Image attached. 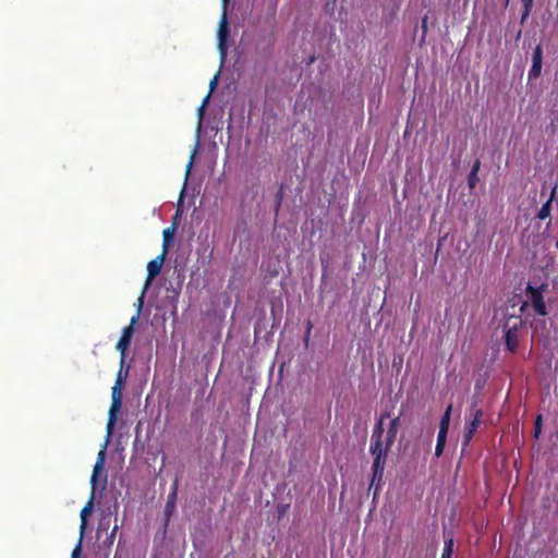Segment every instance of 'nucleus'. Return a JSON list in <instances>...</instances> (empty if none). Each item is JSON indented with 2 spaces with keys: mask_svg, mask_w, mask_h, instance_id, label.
<instances>
[{
  "mask_svg": "<svg viewBox=\"0 0 558 558\" xmlns=\"http://www.w3.org/2000/svg\"><path fill=\"white\" fill-rule=\"evenodd\" d=\"M391 446H388V442L384 441H371L369 445V452L373 457V465H372V480H371V486L372 488L374 485L375 493L378 490L380 486V482L384 477V471L388 458V452L390 450Z\"/></svg>",
  "mask_w": 558,
  "mask_h": 558,
  "instance_id": "1",
  "label": "nucleus"
},
{
  "mask_svg": "<svg viewBox=\"0 0 558 558\" xmlns=\"http://www.w3.org/2000/svg\"><path fill=\"white\" fill-rule=\"evenodd\" d=\"M144 303V293L140 296L137 301V312L134 316H132L129 326L122 329V335L117 343V350L121 353V365L124 364L126 351L131 344L133 335H134V326L137 324L141 310Z\"/></svg>",
  "mask_w": 558,
  "mask_h": 558,
  "instance_id": "2",
  "label": "nucleus"
},
{
  "mask_svg": "<svg viewBox=\"0 0 558 558\" xmlns=\"http://www.w3.org/2000/svg\"><path fill=\"white\" fill-rule=\"evenodd\" d=\"M523 324L522 318L515 313H510L506 318L502 328L506 338V347L509 351L513 352L518 347V330Z\"/></svg>",
  "mask_w": 558,
  "mask_h": 558,
  "instance_id": "3",
  "label": "nucleus"
},
{
  "mask_svg": "<svg viewBox=\"0 0 558 558\" xmlns=\"http://www.w3.org/2000/svg\"><path fill=\"white\" fill-rule=\"evenodd\" d=\"M542 64H543V48L541 45H537L532 53V66L529 71V81H533L539 77L542 73Z\"/></svg>",
  "mask_w": 558,
  "mask_h": 558,
  "instance_id": "4",
  "label": "nucleus"
},
{
  "mask_svg": "<svg viewBox=\"0 0 558 558\" xmlns=\"http://www.w3.org/2000/svg\"><path fill=\"white\" fill-rule=\"evenodd\" d=\"M165 258L166 253L161 252V254L148 262L146 286L150 284V282L160 274Z\"/></svg>",
  "mask_w": 558,
  "mask_h": 558,
  "instance_id": "5",
  "label": "nucleus"
},
{
  "mask_svg": "<svg viewBox=\"0 0 558 558\" xmlns=\"http://www.w3.org/2000/svg\"><path fill=\"white\" fill-rule=\"evenodd\" d=\"M228 36H229L228 17H227V11L223 10L222 16L219 22V31H218L219 49L222 54H225L226 50H227Z\"/></svg>",
  "mask_w": 558,
  "mask_h": 558,
  "instance_id": "6",
  "label": "nucleus"
},
{
  "mask_svg": "<svg viewBox=\"0 0 558 558\" xmlns=\"http://www.w3.org/2000/svg\"><path fill=\"white\" fill-rule=\"evenodd\" d=\"M527 290L531 292L533 307H534L535 312L538 315L545 316L547 314V312H546V306H545L542 293L538 290L533 289L531 286L527 287Z\"/></svg>",
  "mask_w": 558,
  "mask_h": 558,
  "instance_id": "7",
  "label": "nucleus"
},
{
  "mask_svg": "<svg viewBox=\"0 0 558 558\" xmlns=\"http://www.w3.org/2000/svg\"><path fill=\"white\" fill-rule=\"evenodd\" d=\"M94 498H95V492L92 490V495H90L88 502L81 510V526H80L81 537L83 536V534L85 532V529L87 525V518L93 512Z\"/></svg>",
  "mask_w": 558,
  "mask_h": 558,
  "instance_id": "8",
  "label": "nucleus"
},
{
  "mask_svg": "<svg viewBox=\"0 0 558 558\" xmlns=\"http://www.w3.org/2000/svg\"><path fill=\"white\" fill-rule=\"evenodd\" d=\"M481 414H482L481 410H476L474 413V417L466 424L465 432H464L463 446H466L469 444V441L472 439L473 434L480 424L478 417L481 416Z\"/></svg>",
  "mask_w": 558,
  "mask_h": 558,
  "instance_id": "9",
  "label": "nucleus"
},
{
  "mask_svg": "<svg viewBox=\"0 0 558 558\" xmlns=\"http://www.w3.org/2000/svg\"><path fill=\"white\" fill-rule=\"evenodd\" d=\"M399 426H400V417L399 416H397L390 421L388 430H387L386 437H385V440L388 442V446L393 445Z\"/></svg>",
  "mask_w": 558,
  "mask_h": 558,
  "instance_id": "10",
  "label": "nucleus"
},
{
  "mask_svg": "<svg viewBox=\"0 0 558 558\" xmlns=\"http://www.w3.org/2000/svg\"><path fill=\"white\" fill-rule=\"evenodd\" d=\"M388 416H389L388 413H384L380 415L379 420L377 421V423L374 426L371 441H377V440L383 441V437H384V433H385L384 420Z\"/></svg>",
  "mask_w": 558,
  "mask_h": 558,
  "instance_id": "11",
  "label": "nucleus"
},
{
  "mask_svg": "<svg viewBox=\"0 0 558 558\" xmlns=\"http://www.w3.org/2000/svg\"><path fill=\"white\" fill-rule=\"evenodd\" d=\"M177 492H178V481L175 480L172 485V490L168 495V499H167L166 507H165V512L167 515H171L175 509Z\"/></svg>",
  "mask_w": 558,
  "mask_h": 558,
  "instance_id": "12",
  "label": "nucleus"
},
{
  "mask_svg": "<svg viewBox=\"0 0 558 558\" xmlns=\"http://www.w3.org/2000/svg\"><path fill=\"white\" fill-rule=\"evenodd\" d=\"M178 216H179V211L175 213L174 219H177ZM175 229H177L175 220H173L172 226L165 229L162 232V235H163L162 252H165L166 254L168 252L169 243L173 240Z\"/></svg>",
  "mask_w": 558,
  "mask_h": 558,
  "instance_id": "13",
  "label": "nucleus"
},
{
  "mask_svg": "<svg viewBox=\"0 0 558 558\" xmlns=\"http://www.w3.org/2000/svg\"><path fill=\"white\" fill-rule=\"evenodd\" d=\"M122 407V388L112 387L111 392V405L110 409L112 412H119Z\"/></svg>",
  "mask_w": 558,
  "mask_h": 558,
  "instance_id": "14",
  "label": "nucleus"
},
{
  "mask_svg": "<svg viewBox=\"0 0 558 558\" xmlns=\"http://www.w3.org/2000/svg\"><path fill=\"white\" fill-rule=\"evenodd\" d=\"M445 537V548L441 558H451V553L453 550V536L444 530Z\"/></svg>",
  "mask_w": 558,
  "mask_h": 558,
  "instance_id": "15",
  "label": "nucleus"
},
{
  "mask_svg": "<svg viewBox=\"0 0 558 558\" xmlns=\"http://www.w3.org/2000/svg\"><path fill=\"white\" fill-rule=\"evenodd\" d=\"M453 409V405L450 403L447 405V409L441 417L440 424H439V430H442L448 434L449 425H450V418H451V411Z\"/></svg>",
  "mask_w": 558,
  "mask_h": 558,
  "instance_id": "16",
  "label": "nucleus"
},
{
  "mask_svg": "<svg viewBox=\"0 0 558 558\" xmlns=\"http://www.w3.org/2000/svg\"><path fill=\"white\" fill-rule=\"evenodd\" d=\"M556 189H557L556 186L553 189L551 195H550L549 199L542 206L541 210L538 211L537 217L541 220H544V219H546V218H548L550 216L551 202H553Z\"/></svg>",
  "mask_w": 558,
  "mask_h": 558,
  "instance_id": "17",
  "label": "nucleus"
},
{
  "mask_svg": "<svg viewBox=\"0 0 558 558\" xmlns=\"http://www.w3.org/2000/svg\"><path fill=\"white\" fill-rule=\"evenodd\" d=\"M447 435L448 434H446L444 429L438 432L437 444L435 448L436 457H440L442 454L447 441Z\"/></svg>",
  "mask_w": 558,
  "mask_h": 558,
  "instance_id": "18",
  "label": "nucleus"
},
{
  "mask_svg": "<svg viewBox=\"0 0 558 558\" xmlns=\"http://www.w3.org/2000/svg\"><path fill=\"white\" fill-rule=\"evenodd\" d=\"M480 166H481L480 160H476L471 169V172L469 173L468 181H469V186L471 189H473L478 181L477 171L480 169Z\"/></svg>",
  "mask_w": 558,
  "mask_h": 558,
  "instance_id": "19",
  "label": "nucleus"
},
{
  "mask_svg": "<svg viewBox=\"0 0 558 558\" xmlns=\"http://www.w3.org/2000/svg\"><path fill=\"white\" fill-rule=\"evenodd\" d=\"M102 471H104V464H101L100 462H96L94 465V469H93L92 477H90L92 490H94V492L96 490L97 478Z\"/></svg>",
  "mask_w": 558,
  "mask_h": 558,
  "instance_id": "20",
  "label": "nucleus"
},
{
  "mask_svg": "<svg viewBox=\"0 0 558 558\" xmlns=\"http://www.w3.org/2000/svg\"><path fill=\"white\" fill-rule=\"evenodd\" d=\"M117 413L118 412H112L111 410H109V418H108V423H107V437L109 438L113 432V428H114V424H116V421H117Z\"/></svg>",
  "mask_w": 558,
  "mask_h": 558,
  "instance_id": "21",
  "label": "nucleus"
},
{
  "mask_svg": "<svg viewBox=\"0 0 558 558\" xmlns=\"http://www.w3.org/2000/svg\"><path fill=\"white\" fill-rule=\"evenodd\" d=\"M448 242H451V240L448 238V234H446L445 236H442V238L439 240L438 245H437V250H436V256H438L439 254H441L444 246H445Z\"/></svg>",
  "mask_w": 558,
  "mask_h": 558,
  "instance_id": "22",
  "label": "nucleus"
},
{
  "mask_svg": "<svg viewBox=\"0 0 558 558\" xmlns=\"http://www.w3.org/2000/svg\"><path fill=\"white\" fill-rule=\"evenodd\" d=\"M312 329H313V324L312 322L308 319L306 322V330H305V335H304V343L305 345L307 347L308 344V341H310V337H311V333H312Z\"/></svg>",
  "mask_w": 558,
  "mask_h": 558,
  "instance_id": "23",
  "label": "nucleus"
},
{
  "mask_svg": "<svg viewBox=\"0 0 558 558\" xmlns=\"http://www.w3.org/2000/svg\"><path fill=\"white\" fill-rule=\"evenodd\" d=\"M542 433V415H538L535 421L534 437L538 438Z\"/></svg>",
  "mask_w": 558,
  "mask_h": 558,
  "instance_id": "24",
  "label": "nucleus"
},
{
  "mask_svg": "<svg viewBox=\"0 0 558 558\" xmlns=\"http://www.w3.org/2000/svg\"><path fill=\"white\" fill-rule=\"evenodd\" d=\"M118 530H119V525L114 524V526L111 530V533L107 536L106 543H109V544L113 543Z\"/></svg>",
  "mask_w": 558,
  "mask_h": 558,
  "instance_id": "25",
  "label": "nucleus"
},
{
  "mask_svg": "<svg viewBox=\"0 0 558 558\" xmlns=\"http://www.w3.org/2000/svg\"><path fill=\"white\" fill-rule=\"evenodd\" d=\"M124 385V377L122 376V368L119 371L118 373V376H117V379H116V384L113 387H119V388H122Z\"/></svg>",
  "mask_w": 558,
  "mask_h": 558,
  "instance_id": "26",
  "label": "nucleus"
},
{
  "mask_svg": "<svg viewBox=\"0 0 558 558\" xmlns=\"http://www.w3.org/2000/svg\"><path fill=\"white\" fill-rule=\"evenodd\" d=\"M106 459V446L98 452L96 462H100L101 464H105Z\"/></svg>",
  "mask_w": 558,
  "mask_h": 558,
  "instance_id": "27",
  "label": "nucleus"
},
{
  "mask_svg": "<svg viewBox=\"0 0 558 558\" xmlns=\"http://www.w3.org/2000/svg\"><path fill=\"white\" fill-rule=\"evenodd\" d=\"M81 539H82V537L80 538L78 544L73 549L71 558H78L80 557V554H81Z\"/></svg>",
  "mask_w": 558,
  "mask_h": 558,
  "instance_id": "28",
  "label": "nucleus"
},
{
  "mask_svg": "<svg viewBox=\"0 0 558 558\" xmlns=\"http://www.w3.org/2000/svg\"><path fill=\"white\" fill-rule=\"evenodd\" d=\"M282 202V194L279 192L276 196V214L278 213Z\"/></svg>",
  "mask_w": 558,
  "mask_h": 558,
  "instance_id": "29",
  "label": "nucleus"
},
{
  "mask_svg": "<svg viewBox=\"0 0 558 558\" xmlns=\"http://www.w3.org/2000/svg\"><path fill=\"white\" fill-rule=\"evenodd\" d=\"M195 153H196V148L194 149L193 155H192V157H191V159H190V161L187 163L186 175H189V173H190V171L192 169V166H193V162H194V155H195Z\"/></svg>",
  "mask_w": 558,
  "mask_h": 558,
  "instance_id": "30",
  "label": "nucleus"
},
{
  "mask_svg": "<svg viewBox=\"0 0 558 558\" xmlns=\"http://www.w3.org/2000/svg\"><path fill=\"white\" fill-rule=\"evenodd\" d=\"M523 8L526 10H532L533 0H522Z\"/></svg>",
  "mask_w": 558,
  "mask_h": 558,
  "instance_id": "31",
  "label": "nucleus"
},
{
  "mask_svg": "<svg viewBox=\"0 0 558 558\" xmlns=\"http://www.w3.org/2000/svg\"><path fill=\"white\" fill-rule=\"evenodd\" d=\"M530 13H531V10H526V9L523 10V13L521 15V23L522 24L526 21V19L529 17Z\"/></svg>",
  "mask_w": 558,
  "mask_h": 558,
  "instance_id": "32",
  "label": "nucleus"
},
{
  "mask_svg": "<svg viewBox=\"0 0 558 558\" xmlns=\"http://www.w3.org/2000/svg\"><path fill=\"white\" fill-rule=\"evenodd\" d=\"M422 28H423V32L425 33L426 28H427V17L426 16L422 21Z\"/></svg>",
  "mask_w": 558,
  "mask_h": 558,
  "instance_id": "33",
  "label": "nucleus"
},
{
  "mask_svg": "<svg viewBox=\"0 0 558 558\" xmlns=\"http://www.w3.org/2000/svg\"><path fill=\"white\" fill-rule=\"evenodd\" d=\"M217 78H218V75H216V76L211 80V82H210V88H211V89H214V88H215V86H216V84H217Z\"/></svg>",
  "mask_w": 558,
  "mask_h": 558,
  "instance_id": "34",
  "label": "nucleus"
},
{
  "mask_svg": "<svg viewBox=\"0 0 558 558\" xmlns=\"http://www.w3.org/2000/svg\"><path fill=\"white\" fill-rule=\"evenodd\" d=\"M208 98H209V95H207V96L205 97V99H204V101H203V105H202L201 109H203V108L206 106V104H207V101H208Z\"/></svg>",
  "mask_w": 558,
  "mask_h": 558,
  "instance_id": "35",
  "label": "nucleus"
},
{
  "mask_svg": "<svg viewBox=\"0 0 558 558\" xmlns=\"http://www.w3.org/2000/svg\"><path fill=\"white\" fill-rule=\"evenodd\" d=\"M225 2V9L227 8L228 0H223Z\"/></svg>",
  "mask_w": 558,
  "mask_h": 558,
  "instance_id": "36",
  "label": "nucleus"
}]
</instances>
